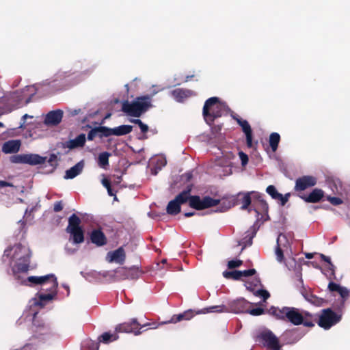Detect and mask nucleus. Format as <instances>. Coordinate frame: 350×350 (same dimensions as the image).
<instances>
[{
  "label": "nucleus",
  "mask_w": 350,
  "mask_h": 350,
  "mask_svg": "<svg viewBox=\"0 0 350 350\" xmlns=\"http://www.w3.org/2000/svg\"><path fill=\"white\" fill-rule=\"evenodd\" d=\"M267 312L278 320L289 322L294 325H303L308 327L315 325V314L297 308L271 306Z\"/></svg>",
  "instance_id": "obj_1"
},
{
  "label": "nucleus",
  "mask_w": 350,
  "mask_h": 350,
  "mask_svg": "<svg viewBox=\"0 0 350 350\" xmlns=\"http://www.w3.org/2000/svg\"><path fill=\"white\" fill-rule=\"evenodd\" d=\"M27 281L33 284H40L42 286H44L46 284H50L49 288H42V290L49 291V293H40L38 295L40 302L50 301L56 296L58 282L54 274L51 273L43 276H29L27 278ZM38 304L41 305L42 304L38 303Z\"/></svg>",
  "instance_id": "obj_2"
},
{
  "label": "nucleus",
  "mask_w": 350,
  "mask_h": 350,
  "mask_svg": "<svg viewBox=\"0 0 350 350\" xmlns=\"http://www.w3.org/2000/svg\"><path fill=\"white\" fill-rule=\"evenodd\" d=\"M152 107V95H146L138 96L132 102L124 101L122 111L129 116L139 118Z\"/></svg>",
  "instance_id": "obj_3"
},
{
  "label": "nucleus",
  "mask_w": 350,
  "mask_h": 350,
  "mask_svg": "<svg viewBox=\"0 0 350 350\" xmlns=\"http://www.w3.org/2000/svg\"><path fill=\"white\" fill-rule=\"evenodd\" d=\"M12 248L6 250L5 254L10 252ZM14 254L13 258H14L17 262L15 265L16 269L19 273H26L29 270L30 258L31 253L30 250L23 245L21 243H17L13 247Z\"/></svg>",
  "instance_id": "obj_4"
},
{
  "label": "nucleus",
  "mask_w": 350,
  "mask_h": 350,
  "mask_svg": "<svg viewBox=\"0 0 350 350\" xmlns=\"http://www.w3.org/2000/svg\"><path fill=\"white\" fill-rule=\"evenodd\" d=\"M251 306V303L245 299L244 298L237 299L232 301L228 304V307L221 306H213L209 308H204L203 313L206 312H232L234 313H244L248 310V307Z\"/></svg>",
  "instance_id": "obj_5"
},
{
  "label": "nucleus",
  "mask_w": 350,
  "mask_h": 350,
  "mask_svg": "<svg viewBox=\"0 0 350 350\" xmlns=\"http://www.w3.org/2000/svg\"><path fill=\"white\" fill-rule=\"evenodd\" d=\"M224 105L219 98L211 97L205 101L203 107V116L206 121L213 122L216 118L221 117L224 111Z\"/></svg>",
  "instance_id": "obj_6"
},
{
  "label": "nucleus",
  "mask_w": 350,
  "mask_h": 350,
  "mask_svg": "<svg viewBox=\"0 0 350 350\" xmlns=\"http://www.w3.org/2000/svg\"><path fill=\"white\" fill-rule=\"evenodd\" d=\"M81 220L76 215L72 214L68 218V225L66 227V232L69 233L75 244H79L84 241V230L81 226Z\"/></svg>",
  "instance_id": "obj_7"
},
{
  "label": "nucleus",
  "mask_w": 350,
  "mask_h": 350,
  "mask_svg": "<svg viewBox=\"0 0 350 350\" xmlns=\"http://www.w3.org/2000/svg\"><path fill=\"white\" fill-rule=\"evenodd\" d=\"M315 318L317 319V314H315ZM341 319V314H337L331 308H326L321 310V314L315 323H317L318 325L324 329H329L340 322Z\"/></svg>",
  "instance_id": "obj_8"
},
{
  "label": "nucleus",
  "mask_w": 350,
  "mask_h": 350,
  "mask_svg": "<svg viewBox=\"0 0 350 350\" xmlns=\"http://www.w3.org/2000/svg\"><path fill=\"white\" fill-rule=\"evenodd\" d=\"M189 205L192 208L198 211L204 210L208 208L219 205L221 200L214 199L210 196H205L200 198L199 196H191V193L188 195Z\"/></svg>",
  "instance_id": "obj_9"
},
{
  "label": "nucleus",
  "mask_w": 350,
  "mask_h": 350,
  "mask_svg": "<svg viewBox=\"0 0 350 350\" xmlns=\"http://www.w3.org/2000/svg\"><path fill=\"white\" fill-rule=\"evenodd\" d=\"M191 189L192 185H188L187 188L178 194L174 200L169 202L166 208V211L169 215H176L180 212V205L188 201V195L191 193Z\"/></svg>",
  "instance_id": "obj_10"
},
{
  "label": "nucleus",
  "mask_w": 350,
  "mask_h": 350,
  "mask_svg": "<svg viewBox=\"0 0 350 350\" xmlns=\"http://www.w3.org/2000/svg\"><path fill=\"white\" fill-rule=\"evenodd\" d=\"M251 195H252V198L254 199H256L259 201L264 210L267 211L268 204L263 200L262 195L254 191L247 193H239L237 196H234L236 198H237L236 201L238 202V204H241V208L242 210L248 209L249 206L252 203Z\"/></svg>",
  "instance_id": "obj_11"
},
{
  "label": "nucleus",
  "mask_w": 350,
  "mask_h": 350,
  "mask_svg": "<svg viewBox=\"0 0 350 350\" xmlns=\"http://www.w3.org/2000/svg\"><path fill=\"white\" fill-rule=\"evenodd\" d=\"M257 339L267 349L271 350H280L281 346L278 338L270 330H265L260 332L257 336Z\"/></svg>",
  "instance_id": "obj_12"
},
{
  "label": "nucleus",
  "mask_w": 350,
  "mask_h": 350,
  "mask_svg": "<svg viewBox=\"0 0 350 350\" xmlns=\"http://www.w3.org/2000/svg\"><path fill=\"white\" fill-rule=\"evenodd\" d=\"M149 325V323L141 325L137 319H132L131 321L124 322L118 325L115 330L116 332L133 333L135 335H139L142 332L140 329Z\"/></svg>",
  "instance_id": "obj_13"
},
{
  "label": "nucleus",
  "mask_w": 350,
  "mask_h": 350,
  "mask_svg": "<svg viewBox=\"0 0 350 350\" xmlns=\"http://www.w3.org/2000/svg\"><path fill=\"white\" fill-rule=\"evenodd\" d=\"M117 280H136L139 278V271L135 267L131 268L119 267L114 270Z\"/></svg>",
  "instance_id": "obj_14"
},
{
  "label": "nucleus",
  "mask_w": 350,
  "mask_h": 350,
  "mask_svg": "<svg viewBox=\"0 0 350 350\" xmlns=\"http://www.w3.org/2000/svg\"><path fill=\"white\" fill-rule=\"evenodd\" d=\"M317 183V179L316 177L313 176H303L296 180L294 190L296 192H299V193H302V191L316 185Z\"/></svg>",
  "instance_id": "obj_15"
},
{
  "label": "nucleus",
  "mask_w": 350,
  "mask_h": 350,
  "mask_svg": "<svg viewBox=\"0 0 350 350\" xmlns=\"http://www.w3.org/2000/svg\"><path fill=\"white\" fill-rule=\"evenodd\" d=\"M88 235L90 241L97 247H102L107 243V238L101 228L93 229Z\"/></svg>",
  "instance_id": "obj_16"
},
{
  "label": "nucleus",
  "mask_w": 350,
  "mask_h": 350,
  "mask_svg": "<svg viewBox=\"0 0 350 350\" xmlns=\"http://www.w3.org/2000/svg\"><path fill=\"white\" fill-rule=\"evenodd\" d=\"M324 194L321 189L315 188L308 195L298 193V196L307 203H318L323 199Z\"/></svg>",
  "instance_id": "obj_17"
},
{
  "label": "nucleus",
  "mask_w": 350,
  "mask_h": 350,
  "mask_svg": "<svg viewBox=\"0 0 350 350\" xmlns=\"http://www.w3.org/2000/svg\"><path fill=\"white\" fill-rule=\"evenodd\" d=\"M63 118V111L57 109L49 111L45 116L44 124L48 126H56L59 124Z\"/></svg>",
  "instance_id": "obj_18"
},
{
  "label": "nucleus",
  "mask_w": 350,
  "mask_h": 350,
  "mask_svg": "<svg viewBox=\"0 0 350 350\" xmlns=\"http://www.w3.org/2000/svg\"><path fill=\"white\" fill-rule=\"evenodd\" d=\"M107 258L109 262H116L122 265L126 258V254L122 247H120L117 250L109 252L107 254Z\"/></svg>",
  "instance_id": "obj_19"
},
{
  "label": "nucleus",
  "mask_w": 350,
  "mask_h": 350,
  "mask_svg": "<svg viewBox=\"0 0 350 350\" xmlns=\"http://www.w3.org/2000/svg\"><path fill=\"white\" fill-rule=\"evenodd\" d=\"M194 94L192 90L185 88H176L171 92L172 96L179 103H182L185 99L189 98Z\"/></svg>",
  "instance_id": "obj_20"
},
{
  "label": "nucleus",
  "mask_w": 350,
  "mask_h": 350,
  "mask_svg": "<svg viewBox=\"0 0 350 350\" xmlns=\"http://www.w3.org/2000/svg\"><path fill=\"white\" fill-rule=\"evenodd\" d=\"M193 317H194L193 310H192L191 309H189V310L185 311L183 313H180L178 314H174L171 317L170 320H169L166 322H163L161 324L176 323L180 322L183 320L189 321V320L191 319Z\"/></svg>",
  "instance_id": "obj_21"
},
{
  "label": "nucleus",
  "mask_w": 350,
  "mask_h": 350,
  "mask_svg": "<svg viewBox=\"0 0 350 350\" xmlns=\"http://www.w3.org/2000/svg\"><path fill=\"white\" fill-rule=\"evenodd\" d=\"M239 124L241 126L246 136V144L248 148H252V131L249 122L245 120H238Z\"/></svg>",
  "instance_id": "obj_22"
},
{
  "label": "nucleus",
  "mask_w": 350,
  "mask_h": 350,
  "mask_svg": "<svg viewBox=\"0 0 350 350\" xmlns=\"http://www.w3.org/2000/svg\"><path fill=\"white\" fill-rule=\"evenodd\" d=\"M85 135L81 133L75 139L68 140L63 144L64 148H68L69 149H75L79 147H83L85 143Z\"/></svg>",
  "instance_id": "obj_23"
},
{
  "label": "nucleus",
  "mask_w": 350,
  "mask_h": 350,
  "mask_svg": "<svg viewBox=\"0 0 350 350\" xmlns=\"http://www.w3.org/2000/svg\"><path fill=\"white\" fill-rule=\"evenodd\" d=\"M20 147L19 140H9L3 144L2 151L5 154L16 153L19 150Z\"/></svg>",
  "instance_id": "obj_24"
},
{
  "label": "nucleus",
  "mask_w": 350,
  "mask_h": 350,
  "mask_svg": "<svg viewBox=\"0 0 350 350\" xmlns=\"http://www.w3.org/2000/svg\"><path fill=\"white\" fill-rule=\"evenodd\" d=\"M84 164L83 161L78 162L76 165L66 171L65 179H72L79 175L83 170Z\"/></svg>",
  "instance_id": "obj_25"
},
{
  "label": "nucleus",
  "mask_w": 350,
  "mask_h": 350,
  "mask_svg": "<svg viewBox=\"0 0 350 350\" xmlns=\"http://www.w3.org/2000/svg\"><path fill=\"white\" fill-rule=\"evenodd\" d=\"M25 163L31 165L42 164L46 160V157H41L37 154H25Z\"/></svg>",
  "instance_id": "obj_26"
},
{
  "label": "nucleus",
  "mask_w": 350,
  "mask_h": 350,
  "mask_svg": "<svg viewBox=\"0 0 350 350\" xmlns=\"http://www.w3.org/2000/svg\"><path fill=\"white\" fill-rule=\"evenodd\" d=\"M133 131V126L121 125L112 129V135L122 136L130 133Z\"/></svg>",
  "instance_id": "obj_27"
},
{
  "label": "nucleus",
  "mask_w": 350,
  "mask_h": 350,
  "mask_svg": "<svg viewBox=\"0 0 350 350\" xmlns=\"http://www.w3.org/2000/svg\"><path fill=\"white\" fill-rule=\"evenodd\" d=\"M237 200V198H236L234 196H232L225 200L224 199L222 202L220 204L221 208H220L219 211L224 212L231 207L234 206L235 205H238V202L236 201Z\"/></svg>",
  "instance_id": "obj_28"
},
{
  "label": "nucleus",
  "mask_w": 350,
  "mask_h": 350,
  "mask_svg": "<svg viewBox=\"0 0 350 350\" xmlns=\"http://www.w3.org/2000/svg\"><path fill=\"white\" fill-rule=\"evenodd\" d=\"M118 332H116V331L115 333L113 334H111L110 332H104L99 336L98 340L100 342L109 344V342H113L118 339L119 336L118 335Z\"/></svg>",
  "instance_id": "obj_29"
},
{
  "label": "nucleus",
  "mask_w": 350,
  "mask_h": 350,
  "mask_svg": "<svg viewBox=\"0 0 350 350\" xmlns=\"http://www.w3.org/2000/svg\"><path fill=\"white\" fill-rule=\"evenodd\" d=\"M303 295L308 302L316 306H321L324 301L323 298H320L311 293L307 292L306 293H303Z\"/></svg>",
  "instance_id": "obj_30"
},
{
  "label": "nucleus",
  "mask_w": 350,
  "mask_h": 350,
  "mask_svg": "<svg viewBox=\"0 0 350 350\" xmlns=\"http://www.w3.org/2000/svg\"><path fill=\"white\" fill-rule=\"evenodd\" d=\"M246 233L247 234L243 238L240 243L241 245H243V249L252 245V239L256 236V231L253 227L251 232L247 231Z\"/></svg>",
  "instance_id": "obj_31"
},
{
  "label": "nucleus",
  "mask_w": 350,
  "mask_h": 350,
  "mask_svg": "<svg viewBox=\"0 0 350 350\" xmlns=\"http://www.w3.org/2000/svg\"><path fill=\"white\" fill-rule=\"evenodd\" d=\"M280 141V135L278 133H272L269 135V143L273 152L278 149Z\"/></svg>",
  "instance_id": "obj_32"
},
{
  "label": "nucleus",
  "mask_w": 350,
  "mask_h": 350,
  "mask_svg": "<svg viewBox=\"0 0 350 350\" xmlns=\"http://www.w3.org/2000/svg\"><path fill=\"white\" fill-rule=\"evenodd\" d=\"M111 154L108 152H103L99 154L98 157V165L103 168L106 169L109 166V158Z\"/></svg>",
  "instance_id": "obj_33"
},
{
  "label": "nucleus",
  "mask_w": 350,
  "mask_h": 350,
  "mask_svg": "<svg viewBox=\"0 0 350 350\" xmlns=\"http://www.w3.org/2000/svg\"><path fill=\"white\" fill-rule=\"evenodd\" d=\"M98 137L103 138L104 137H107L112 135V129L107 126H97Z\"/></svg>",
  "instance_id": "obj_34"
},
{
  "label": "nucleus",
  "mask_w": 350,
  "mask_h": 350,
  "mask_svg": "<svg viewBox=\"0 0 350 350\" xmlns=\"http://www.w3.org/2000/svg\"><path fill=\"white\" fill-rule=\"evenodd\" d=\"M240 271H225L223 272V276L226 279H232L234 280H239L240 279Z\"/></svg>",
  "instance_id": "obj_35"
},
{
  "label": "nucleus",
  "mask_w": 350,
  "mask_h": 350,
  "mask_svg": "<svg viewBox=\"0 0 350 350\" xmlns=\"http://www.w3.org/2000/svg\"><path fill=\"white\" fill-rule=\"evenodd\" d=\"M281 237L285 238L284 235L280 234L277 239V247L275 250V254L277 257V260L279 262H282L284 260V254L282 248L280 247V245L279 241H280Z\"/></svg>",
  "instance_id": "obj_36"
},
{
  "label": "nucleus",
  "mask_w": 350,
  "mask_h": 350,
  "mask_svg": "<svg viewBox=\"0 0 350 350\" xmlns=\"http://www.w3.org/2000/svg\"><path fill=\"white\" fill-rule=\"evenodd\" d=\"M266 191L274 200H278V198L282 197V194L277 191L273 185H269L266 189Z\"/></svg>",
  "instance_id": "obj_37"
},
{
  "label": "nucleus",
  "mask_w": 350,
  "mask_h": 350,
  "mask_svg": "<svg viewBox=\"0 0 350 350\" xmlns=\"http://www.w3.org/2000/svg\"><path fill=\"white\" fill-rule=\"evenodd\" d=\"M262 286L260 279L258 277H255L252 282H247L246 288L247 290L254 292L255 291L254 287Z\"/></svg>",
  "instance_id": "obj_38"
},
{
  "label": "nucleus",
  "mask_w": 350,
  "mask_h": 350,
  "mask_svg": "<svg viewBox=\"0 0 350 350\" xmlns=\"http://www.w3.org/2000/svg\"><path fill=\"white\" fill-rule=\"evenodd\" d=\"M24 154H16L10 157V161L13 163H25Z\"/></svg>",
  "instance_id": "obj_39"
},
{
  "label": "nucleus",
  "mask_w": 350,
  "mask_h": 350,
  "mask_svg": "<svg viewBox=\"0 0 350 350\" xmlns=\"http://www.w3.org/2000/svg\"><path fill=\"white\" fill-rule=\"evenodd\" d=\"M253 293L256 296L262 297L264 301H266L270 297L269 293L264 289H259Z\"/></svg>",
  "instance_id": "obj_40"
},
{
  "label": "nucleus",
  "mask_w": 350,
  "mask_h": 350,
  "mask_svg": "<svg viewBox=\"0 0 350 350\" xmlns=\"http://www.w3.org/2000/svg\"><path fill=\"white\" fill-rule=\"evenodd\" d=\"M247 313H249L250 314L253 316H259L265 313V310L262 308L250 309V306H249Z\"/></svg>",
  "instance_id": "obj_41"
},
{
  "label": "nucleus",
  "mask_w": 350,
  "mask_h": 350,
  "mask_svg": "<svg viewBox=\"0 0 350 350\" xmlns=\"http://www.w3.org/2000/svg\"><path fill=\"white\" fill-rule=\"evenodd\" d=\"M243 261L241 260H231L228 262V268L232 269L242 265Z\"/></svg>",
  "instance_id": "obj_42"
},
{
  "label": "nucleus",
  "mask_w": 350,
  "mask_h": 350,
  "mask_svg": "<svg viewBox=\"0 0 350 350\" xmlns=\"http://www.w3.org/2000/svg\"><path fill=\"white\" fill-rule=\"evenodd\" d=\"M48 163L50 164L53 168H55L57 166V157L55 154H50L49 159H48Z\"/></svg>",
  "instance_id": "obj_43"
},
{
  "label": "nucleus",
  "mask_w": 350,
  "mask_h": 350,
  "mask_svg": "<svg viewBox=\"0 0 350 350\" xmlns=\"http://www.w3.org/2000/svg\"><path fill=\"white\" fill-rule=\"evenodd\" d=\"M327 200L334 206L340 205L342 204V200L341 198L338 197H332V196H327Z\"/></svg>",
  "instance_id": "obj_44"
},
{
  "label": "nucleus",
  "mask_w": 350,
  "mask_h": 350,
  "mask_svg": "<svg viewBox=\"0 0 350 350\" xmlns=\"http://www.w3.org/2000/svg\"><path fill=\"white\" fill-rule=\"evenodd\" d=\"M240 273H241V275H240V279H241V277H243V276L249 277V276L254 275V274H256V271L254 269H247V270L240 271Z\"/></svg>",
  "instance_id": "obj_45"
},
{
  "label": "nucleus",
  "mask_w": 350,
  "mask_h": 350,
  "mask_svg": "<svg viewBox=\"0 0 350 350\" xmlns=\"http://www.w3.org/2000/svg\"><path fill=\"white\" fill-rule=\"evenodd\" d=\"M96 137H98L97 127L91 129L88 133V139L90 141L93 140Z\"/></svg>",
  "instance_id": "obj_46"
},
{
  "label": "nucleus",
  "mask_w": 350,
  "mask_h": 350,
  "mask_svg": "<svg viewBox=\"0 0 350 350\" xmlns=\"http://www.w3.org/2000/svg\"><path fill=\"white\" fill-rule=\"evenodd\" d=\"M343 299H347L349 296V292L345 287L341 286L338 292Z\"/></svg>",
  "instance_id": "obj_47"
},
{
  "label": "nucleus",
  "mask_w": 350,
  "mask_h": 350,
  "mask_svg": "<svg viewBox=\"0 0 350 350\" xmlns=\"http://www.w3.org/2000/svg\"><path fill=\"white\" fill-rule=\"evenodd\" d=\"M239 155L241 161L242 165L245 166V165H247L249 161L248 156L242 151L239 152Z\"/></svg>",
  "instance_id": "obj_48"
},
{
  "label": "nucleus",
  "mask_w": 350,
  "mask_h": 350,
  "mask_svg": "<svg viewBox=\"0 0 350 350\" xmlns=\"http://www.w3.org/2000/svg\"><path fill=\"white\" fill-rule=\"evenodd\" d=\"M340 287L339 284L333 282H330L328 284V288L332 292H338Z\"/></svg>",
  "instance_id": "obj_49"
},
{
  "label": "nucleus",
  "mask_w": 350,
  "mask_h": 350,
  "mask_svg": "<svg viewBox=\"0 0 350 350\" xmlns=\"http://www.w3.org/2000/svg\"><path fill=\"white\" fill-rule=\"evenodd\" d=\"M290 196V193H287L284 196L282 194V197L278 198V200L280 201V204L282 206H284L286 204V202L288 201Z\"/></svg>",
  "instance_id": "obj_50"
},
{
  "label": "nucleus",
  "mask_w": 350,
  "mask_h": 350,
  "mask_svg": "<svg viewBox=\"0 0 350 350\" xmlns=\"http://www.w3.org/2000/svg\"><path fill=\"white\" fill-rule=\"evenodd\" d=\"M18 350H37V347L33 344L27 343Z\"/></svg>",
  "instance_id": "obj_51"
},
{
  "label": "nucleus",
  "mask_w": 350,
  "mask_h": 350,
  "mask_svg": "<svg viewBox=\"0 0 350 350\" xmlns=\"http://www.w3.org/2000/svg\"><path fill=\"white\" fill-rule=\"evenodd\" d=\"M63 209V204L62 201H57L54 204L53 210L55 212H59Z\"/></svg>",
  "instance_id": "obj_52"
},
{
  "label": "nucleus",
  "mask_w": 350,
  "mask_h": 350,
  "mask_svg": "<svg viewBox=\"0 0 350 350\" xmlns=\"http://www.w3.org/2000/svg\"><path fill=\"white\" fill-rule=\"evenodd\" d=\"M192 177H193V174H192V172H186L182 175V178L187 182L190 181L191 180Z\"/></svg>",
  "instance_id": "obj_53"
},
{
  "label": "nucleus",
  "mask_w": 350,
  "mask_h": 350,
  "mask_svg": "<svg viewBox=\"0 0 350 350\" xmlns=\"http://www.w3.org/2000/svg\"><path fill=\"white\" fill-rule=\"evenodd\" d=\"M320 257H321L322 260L327 262L332 267H334V265L332 263L331 259H330V258L329 256H325V255H324L323 254H321Z\"/></svg>",
  "instance_id": "obj_54"
},
{
  "label": "nucleus",
  "mask_w": 350,
  "mask_h": 350,
  "mask_svg": "<svg viewBox=\"0 0 350 350\" xmlns=\"http://www.w3.org/2000/svg\"><path fill=\"white\" fill-rule=\"evenodd\" d=\"M139 127L141 129V131L143 133H146L148 131V126L146 125V124H144V122H142L139 125Z\"/></svg>",
  "instance_id": "obj_55"
},
{
  "label": "nucleus",
  "mask_w": 350,
  "mask_h": 350,
  "mask_svg": "<svg viewBox=\"0 0 350 350\" xmlns=\"http://www.w3.org/2000/svg\"><path fill=\"white\" fill-rule=\"evenodd\" d=\"M102 184L106 188V189H108L111 187V183L109 181V180H108L107 178H105L102 180Z\"/></svg>",
  "instance_id": "obj_56"
},
{
  "label": "nucleus",
  "mask_w": 350,
  "mask_h": 350,
  "mask_svg": "<svg viewBox=\"0 0 350 350\" xmlns=\"http://www.w3.org/2000/svg\"><path fill=\"white\" fill-rule=\"evenodd\" d=\"M13 185L5 180H0V188L5 187H12Z\"/></svg>",
  "instance_id": "obj_57"
},
{
  "label": "nucleus",
  "mask_w": 350,
  "mask_h": 350,
  "mask_svg": "<svg viewBox=\"0 0 350 350\" xmlns=\"http://www.w3.org/2000/svg\"><path fill=\"white\" fill-rule=\"evenodd\" d=\"M107 190L108 195L109 196H114L115 199H116V193L113 192V189H111V186L109 188L107 189Z\"/></svg>",
  "instance_id": "obj_58"
},
{
  "label": "nucleus",
  "mask_w": 350,
  "mask_h": 350,
  "mask_svg": "<svg viewBox=\"0 0 350 350\" xmlns=\"http://www.w3.org/2000/svg\"><path fill=\"white\" fill-rule=\"evenodd\" d=\"M130 122H132V123H134L135 124H137L138 126L142 123L143 122L141 120L139 119H131L130 120Z\"/></svg>",
  "instance_id": "obj_59"
},
{
  "label": "nucleus",
  "mask_w": 350,
  "mask_h": 350,
  "mask_svg": "<svg viewBox=\"0 0 350 350\" xmlns=\"http://www.w3.org/2000/svg\"><path fill=\"white\" fill-rule=\"evenodd\" d=\"M196 214V212L193 211V212H187V213H184V215L185 217H191V216H193Z\"/></svg>",
  "instance_id": "obj_60"
},
{
  "label": "nucleus",
  "mask_w": 350,
  "mask_h": 350,
  "mask_svg": "<svg viewBox=\"0 0 350 350\" xmlns=\"http://www.w3.org/2000/svg\"><path fill=\"white\" fill-rule=\"evenodd\" d=\"M305 256L308 259H312L314 257V254L312 253H306Z\"/></svg>",
  "instance_id": "obj_61"
},
{
  "label": "nucleus",
  "mask_w": 350,
  "mask_h": 350,
  "mask_svg": "<svg viewBox=\"0 0 350 350\" xmlns=\"http://www.w3.org/2000/svg\"><path fill=\"white\" fill-rule=\"evenodd\" d=\"M32 118V116H30L27 114H25L23 116V119H26V118Z\"/></svg>",
  "instance_id": "obj_62"
},
{
  "label": "nucleus",
  "mask_w": 350,
  "mask_h": 350,
  "mask_svg": "<svg viewBox=\"0 0 350 350\" xmlns=\"http://www.w3.org/2000/svg\"><path fill=\"white\" fill-rule=\"evenodd\" d=\"M64 288H66L68 291L69 290V288L67 285H63Z\"/></svg>",
  "instance_id": "obj_63"
},
{
  "label": "nucleus",
  "mask_w": 350,
  "mask_h": 350,
  "mask_svg": "<svg viewBox=\"0 0 350 350\" xmlns=\"http://www.w3.org/2000/svg\"><path fill=\"white\" fill-rule=\"evenodd\" d=\"M0 127H3V124L0 122Z\"/></svg>",
  "instance_id": "obj_64"
}]
</instances>
